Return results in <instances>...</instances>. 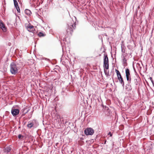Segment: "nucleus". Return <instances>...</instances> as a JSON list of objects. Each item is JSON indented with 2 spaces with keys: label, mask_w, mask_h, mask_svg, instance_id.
Listing matches in <instances>:
<instances>
[{
  "label": "nucleus",
  "mask_w": 154,
  "mask_h": 154,
  "mask_svg": "<svg viewBox=\"0 0 154 154\" xmlns=\"http://www.w3.org/2000/svg\"><path fill=\"white\" fill-rule=\"evenodd\" d=\"M27 127L29 128H31L32 127L33 128L32 124L31 121H30L29 122L28 124L27 125Z\"/></svg>",
  "instance_id": "obj_14"
},
{
  "label": "nucleus",
  "mask_w": 154,
  "mask_h": 154,
  "mask_svg": "<svg viewBox=\"0 0 154 154\" xmlns=\"http://www.w3.org/2000/svg\"><path fill=\"white\" fill-rule=\"evenodd\" d=\"M25 14L28 16L30 15L32 13L31 11L30 10L27 9H26L25 11Z\"/></svg>",
  "instance_id": "obj_13"
},
{
  "label": "nucleus",
  "mask_w": 154,
  "mask_h": 154,
  "mask_svg": "<svg viewBox=\"0 0 154 154\" xmlns=\"http://www.w3.org/2000/svg\"><path fill=\"white\" fill-rule=\"evenodd\" d=\"M11 113L13 116H15L19 114V110L17 109L12 108L11 110Z\"/></svg>",
  "instance_id": "obj_7"
},
{
  "label": "nucleus",
  "mask_w": 154,
  "mask_h": 154,
  "mask_svg": "<svg viewBox=\"0 0 154 154\" xmlns=\"http://www.w3.org/2000/svg\"><path fill=\"white\" fill-rule=\"evenodd\" d=\"M15 7L18 6V4L16 0H13Z\"/></svg>",
  "instance_id": "obj_17"
},
{
  "label": "nucleus",
  "mask_w": 154,
  "mask_h": 154,
  "mask_svg": "<svg viewBox=\"0 0 154 154\" xmlns=\"http://www.w3.org/2000/svg\"><path fill=\"white\" fill-rule=\"evenodd\" d=\"M131 81H128V83L126 85L125 88L128 91H130L132 90V87L131 85Z\"/></svg>",
  "instance_id": "obj_8"
},
{
  "label": "nucleus",
  "mask_w": 154,
  "mask_h": 154,
  "mask_svg": "<svg viewBox=\"0 0 154 154\" xmlns=\"http://www.w3.org/2000/svg\"><path fill=\"white\" fill-rule=\"evenodd\" d=\"M28 30L29 32H33L34 30V28L32 25H28L27 27Z\"/></svg>",
  "instance_id": "obj_9"
},
{
  "label": "nucleus",
  "mask_w": 154,
  "mask_h": 154,
  "mask_svg": "<svg viewBox=\"0 0 154 154\" xmlns=\"http://www.w3.org/2000/svg\"><path fill=\"white\" fill-rule=\"evenodd\" d=\"M125 74L127 81H131V75L130 70L128 68H126L125 69Z\"/></svg>",
  "instance_id": "obj_6"
},
{
  "label": "nucleus",
  "mask_w": 154,
  "mask_h": 154,
  "mask_svg": "<svg viewBox=\"0 0 154 154\" xmlns=\"http://www.w3.org/2000/svg\"><path fill=\"white\" fill-rule=\"evenodd\" d=\"M149 79H150L152 82V83L153 84V80L152 79V77H150L149 78Z\"/></svg>",
  "instance_id": "obj_24"
},
{
  "label": "nucleus",
  "mask_w": 154,
  "mask_h": 154,
  "mask_svg": "<svg viewBox=\"0 0 154 154\" xmlns=\"http://www.w3.org/2000/svg\"><path fill=\"white\" fill-rule=\"evenodd\" d=\"M84 133L86 135H92L94 133V130L92 128H89L86 129L84 131Z\"/></svg>",
  "instance_id": "obj_5"
},
{
  "label": "nucleus",
  "mask_w": 154,
  "mask_h": 154,
  "mask_svg": "<svg viewBox=\"0 0 154 154\" xmlns=\"http://www.w3.org/2000/svg\"><path fill=\"white\" fill-rule=\"evenodd\" d=\"M126 56H124L123 57V59L122 63L124 66H125L127 65V60L125 58Z\"/></svg>",
  "instance_id": "obj_12"
},
{
  "label": "nucleus",
  "mask_w": 154,
  "mask_h": 154,
  "mask_svg": "<svg viewBox=\"0 0 154 154\" xmlns=\"http://www.w3.org/2000/svg\"><path fill=\"white\" fill-rule=\"evenodd\" d=\"M129 56H131H131H132L131 55V53H130V54H129Z\"/></svg>",
  "instance_id": "obj_27"
},
{
  "label": "nucleus",
  "mask_w": 154,
  "mask_h": 154,
  "mask_svg": "<svg viewBox=\"0 0 154 154\" xmlns=\"http://www.w3.org/2000/svg\"><path fill=\"white\" fill-rule=\"evenodd\" d=\"M108 134L110 135V136H111V137L112 136V134L111 133V132H110Z\"/></svg>",
  "instance_id": "obj_25"
},
{
  "label": "nucleus",
  "mask_w": 154,
  "mask_h": 154,
  "mask_svg": "<svg viewBox=\"0 0 154 154\" xmlns=\"http://www.w3.org/2000/svg\"><path fill=\"white\" fill-rule=\"evenodd\" d=\"M31 121L32 124L33 128H36L38 125V123L36 120L33 119Z\"/></svg>",
  "instance_id": "obj_10"
},
{
  "label": "nucleus",
  "mask_w": 154,
  "mask_h": 154,
  "mask_svg": "<svg viewBox=\"0 0 154 154\" xmlns=\"http://www.w3.org/2000/svg\"><path fill=\"white\" fill-rule=\"evenodd\" d=\"M121 48H122V56H125L124 53H125V49L124 48L122 47V46H121Z\"/></svg>",
  "instance_id": "obj_16"
},
{
  "label": "nucleus",
  "mask_w": 154,
  "mask_h": 154,
  "mask_svg": "<svg viewBox=\"0 0 154 154\" xmlns=\"http://www.w3.org/2000/svg\"><path fill=\"white\" fill-rule=\"evenodd\" d=\"M23 66L22 62H12L10 65V71L11 73L13 75L16 74L22 67Z\"/></svg>",
  "instance_id": "obj_1"
},
{
  "label": "nucleus",
  "mask_w": 154,
  "mask_h": 154,
  "mask_svg": "<svg viewBox=\"0 0 154 154\" xmlns=\"http://www.w3.org/2000/svg\"><path fill=\"white\" fill-rule=\"evenodd\" d=\"M66 31L67 33L72 34L73 31L75 28V22L73 20H71L67 24Z\"/></svg>",
  "instance_id": "obj_2"
},
{
  "label": "nucleus",
  "mask_w": 154,
  "mask_h": 154,
  "mask_svg": "<svg viewBox=\"0 0 154 154\" xmlns=\"http://www.w3.org/2000/svg\"><path fill=\"white\" fill-rule=\"evenodd\" d=\"M15 7L16 8V10L18 12V13L20 12V8H19V7L18 5V6H15Z\"/></svg>",
  "instance_id": "obj_19"
},
{
  "label": "nucleus",
  "mask_w": 154,
  "mask_h": 154,
  "mask_svg": "<svg viewBox=\"0 0 154 154\" xmlns=\"http://www.w3.org/2000/svg\"><path fill=\"white\" fill-rule=\"evenodd\" d=\"M45 60H48V61L49 60V59H47V58H45Z\"/></svg>",
  "instance_id": "obj_26"
},
{
  "label": "nucleus",
  "mask_w": 154,
  "mask_h": 154,
  "mask_svg": "<svg viewBox=\"0 0 154 154\" xmlns=\"http://www.w3.org/2000/svg\"><path fill=\"white\" fill-rule=\"evenodd\" d=\"M106 140L104 142V144H106Z\"/></svg>",
  "instance_id": "obj_28"
},
{
  "label": "nucleus",
  "mask_w": 154,
  "mask_h": 154,
  "mask_svg": "<svg viewBox=\"0 0 154 154\" xmlns=\"http://www.w3.org/2000/svg\"><path fill=\"white\" fill-rule=\"evenodd\" d=\"M115 71L116 73L118 78L119 81L120 83L124 87V81L120 72L117 69H116Z\"/></svg>",
  "instance_id": "obj_4"
},
{
  "label": "nucleus",
  "mask_w": 154,
  "mask_h": 154,
  "mask_svg": "<svg viewBox=\"0 0 154 154\" xmlns=\"http://www.w3.org/2000/svg\"><path fill=\"white\" fill-rule=\"evenodd\" d=\"M3 27H4V24L2 22H0V28H2Z\"/></svg>",
  "instance_id": "obj_18"
},
{
  "label": "nucleus",
  "mask_w": 154,
  "mask_h": 154,
  "mask_svg": "<svg viewBox=\"0 0 154 154\" xmlns=\"http://www.w3.org/2000/svg\"><path fill=\"white\" fill-rule=\"evenodd\" d=\"M38 35L40 37H42L44 36V34L42 32H40L38 34Z\"/></svg>",
  "instance_id": "obj_20"
},
{
  "label": "nucleus",
  "mask_w": 154,
  "mask_h": 154,
  "mask_svg": "<svg viewBox=\"0 0 154 154\" xmlns=\"http://www.w3.org/2000/svg\"><path fill=\"white\" fill-rule=\"evenodd\" d=\"M103 67L104 68H106L107 69H108L109 68L108 57L107 55L105 54H104Z\"/></svg>",
  "instance_id": "obj_3"
},
{
  "label": "nucleus",
  "mask_w": 154,
  "mask_h": 154,
  "mask_svg": "<svg viewBox=\"0 0 154 154\" xmlns=\"http://www.w3.org/2000/svg\"><path fill=\"white\" fill-rule=\"evenodd\" d=\"M28 111H27L25 113H27L28 112Z\"/></svg>",
  "instance_id": "obj_29"
},
{
  "label": "nucleus",
  "mask_w": 154,
  "mask_h": 154,
  "mask_svg": "<svg viewBox=\"0 0 154 154\" xmlns=\"http://www.w3.org/2000/svg\"><path fill=\"white\" fill-rule=\"evenodd\" d=\"M11 149H12L10 146H7L4 149V151L5 153H8L10 152Z\"/></svg>",
  "instance_id": "obj_11"
},
{
  "label": "nucleus",
  "mask_w": 154,
  "mask_h": 154,
  "mask_svg": "<svg viewBox=\"0 0 154 154\" xmlns=\"http://www.w3.org/2000/svg\"><path fill=\"white\" fill-rule=\"evenodd\" d=\"M134 83L135 84L137 85V83H138V80L137 79H135L134 80Z\"/></svg>",
  "instance_id": "obj_21"
},
{
  "label": "nucleus",
  "mask_w": 154,
  "mask_h": 154,
  "mask_svg": "<svg viewBox=\"0 0 154 154\" xmlns=\"http://www.w3.org/2000/svg\"><path fill=\"white\" fill-rule=\"evenodd\" d=\"M104 72L106 76L107 77L109 76V71L107 70V69H106V68H104Z\"/></svg>",
  "instance_id": "obj_15"
},
{
  "label": "nucleus",
  "mask_w": 154,
  "mask_h": 154,
  "mask_svg": "<svg viewBox=\"0 0 154 154\" xmlns=\"http://www.w3.org/2000/svg\"><path fill=\"white\" fill-rule=\"evenodd\" d=\"M18 137L19 139H20L22 137H23V136L20 134H19L18 135Z\"/></svg>",
  "instance_id": "obj_22"
},
{
  "label": "nucleus",
  "mask_w": 154,
  "mask_h": 154,
  "mask_svg": "<svg viewBox=\"0 0 154 154\" xmlns=\"http://www.w3.org/2000/svg\"><path fill=\"white\" fill-rule=\"evenodd\" d=\"M2 29H3L4 31L5 32L6 31V29L5 25L4 27H2Z\"/></svg>",
  "instance_id": "obj_23"
}]
</instances>
